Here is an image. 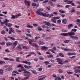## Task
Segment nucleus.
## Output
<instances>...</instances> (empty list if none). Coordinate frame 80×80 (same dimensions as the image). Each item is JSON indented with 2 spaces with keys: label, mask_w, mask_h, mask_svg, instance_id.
Wrapping results in <instances>:
<instances>
[{
  "label": "nucleus",
  "mask_w": 80,
  "mask_h": 80,
  "mask_svg": "<svg viewBox=\"0 0 80 80\" xmlns=\"http://www.w3.org/2000/svg\"><path fill=\"white\" fill-rule=\"evenodd\" d=\"M12 17L11 18V19H15V18H18V16L17 15H11Z\"/></svg>",
  "instance_id": "nucleus-16"
},
{
  "label": "nucleus",
  "mask_w": 80,
  "mask_h": 80,
  "mask_svg": "<svg viewBox=\"0 0 80 80\" xmlns=\"http://www.w3.org/2000/svg\"><path fill=\"white\" fill-rule=\"evenodd\" d=\"M49 4H50L51 5V6H53V2L51 1H49L48 2Z\"/></svg>",
  "instance_id": "nucleus-26"
},
{
  "label": "nucleus",
  "mask_w": 80,
  "mask_h": 80,
  "mask_svg": "<svg viewBox=\"0 0 80 80\" xmlns=\"http://www.w3.org/2000/svg\"><path fill=\"white\" fill-rule=\"evenodd\" d=\"M4 60H9V61H11V62H14L15 61V60L13 58H4Z\"/></svg>",
  "instance_id": "nucleus-10"
},
{
  "label": "nucleus",
  "mask_w": 80,
  "mask_h": 80,
  "mask_svg": "<svg viewBox=\"0 0 80 80\" xmlns=\"http://www.w3.org/2000/svg\"><path fill=\"white\" fill-rule=\"evenodd\" d=\"M36 3L35 2H34L32 4V6H36Z\"/></svg>",
  "instance_id": "nucleus-63"
},
{
  "label": "nucleus",
  "mask_w": 80,
  "mask_h": 80,
  "mask_svg": "<svg viewBox=\"0 0 80 80\" xmlns=\"http://www.w3.org/2000/svg\"><path fill=\"white\" fill-rule=\"evenodd\" d=\"M8 38H10V39H11V40H15V38H12V37H11L10 36H9L8 37Z\"/></svg>",
  "instance_id": "nucleus-35"
},
{
  "label": "nucleus",
  "mask_w": 80,
  "mask_h": 80,
  "mask_svg": "<svg viewBox=\"0 0 80 80\" xmlns=\"http://www.w3.org/2000/svg\"><path fill=\"white\" fill-rule=\"evenodd\" d=\"M23 73H25L24 74L25 77H29L30 75H31V73L30 72L27 71L25 70H24V71L23 72Z\"/></svg>",
  "instance_id": "nucleus-4"
},
{
  "label": "nucleus",
  "mask_w": 80,
  "mask_h": 80,
  "mask_svg": "<svg viewBox=\"0 0 80 80\" xmlns=\"http://www.w3.org/2000/svg\"><path fill=\"white\" fill-rule=\"evenodd\" d=\"M48 28H49V27H47L46 29V31H48V32H50L51 30L50 29H49Z\"/></svg>",
  "instance_id": "nucleus-33"
},
{
  "label": "nucleus",
  "mask_w": 80,
  "mask_h": 80,
  "mask_svg": "<svg viewBox=\"0 0 80 80\" xmlns=\"http://www.w3.org/2000/svg\"><path fill=\"white\" fill-rule=\"evenodd\" d=\"M12 43L10 42H8L6 43V45L7 46H12Z\"/></svg>",
  "instance_id": "nucleus-23"
},
{
  "label": "nucleus",
  "mask_w": 80,
  "mask_h": 80,
  "mask_svg": "<svg viewBox=\"0 0 80 80\" xmlns=\"http://www.w3.org/2000/svg\"><path fill=\"white\" fill-rule=\"evenodd\" d=\"M43 10V9H38L36 11V13L37 14H38V15H41V14L42 13V11Z\"/></svg>",
  "instance_id": "nucleus-6"
},
{
  "label": "nucleus",
  "mask_w": 80,
  "mask_h": 80,
  "mask_svg": "<svg viewBox=\"0 0 80 80\" xmlns=\"http://www.w3.org/2000/svg\"><path fill=\"white\" fill-rule=\"evenodd\" d=\"M55 80H61V78L59 77H56L55 78Z\"/></svg>",
  "instance_id": "nucleus-28"
},
{
  "label": "nucleus",
  "mask_w": 80,
  "mask_h": 80,
  "mask_svg": "<svg viewBox=\"0 0 80 80\" xmlns=\"http://www.w3.org/2000/svg\"><path fill=\"white\" fill-rule=\"evenodd\" d=\"M18 72H21V71H25V69H22L21 70H18Z\"/></svg>",
  "instance_id": "nucleus-51"
},
{
  "label": "nucleus",
  "mask_w": 80,
  "mask_h": 80,
  "mask_svg": "<svg viewBox=\"0 0 80 80\" xmlns=\"http://www.w3.org/2000/svg\"><path fill=\"white\" fill-rule=\"evenodd\" d=\"M46 37V34H43L42 35V37L43 38H45Z\"/></svg>",
  "instance_id": "nucleus-59"
},
{
  "label": "nucleus",
  "mask_w": 80,
  "mask_h": 80,
  "mask_svg": "<svg viewBox=\"0 0 80 80\" xmlns=\"http://www.w3.org/2000/svg\"><path fill=\"white\" fill-rule=\"evenodd\" d=\"M1 33L2 34V35H5V34L6 33L5 31L4 30H2L1 32Z\"/></svg>",
  "instance_id": "nucleus-45"
},
{
  "label": "nucleus",
  "mask_w": 80,
  "mask_h": 80,
  "mask_svg": "<svg viewBox=\"0 0 80 80\" xmlns=\"http://www.w3.org/2000/svg\"><path fill=\"white\" fill-rule=\"evenodd\" d=\"M26 35L27 36H28V37H30L31 38V37H32V35H30V34H26Z\"/></svg>",
  "instance_id": "nucleus-52"
},
{
  "label": "nucleus",
  "mask_w": 80,
  "mask_h": 80,
  "mask_svg": "<svg viewBox=\"0 0 80 80\" xmlns=\"http://www.w3.org/2000/svg\"><path fill=\"white\" fill-rule=\"evenodd\" d=\"M22 48L23 49V50H28V48L26 46H23Z\"/></svg>",
  "instance_id": "nucleus-27"
},
{
  "label": "nucleus",
  "mask_w": 80,
  "mask_h": 80,
  "mask_svg": "<svg viewBox=\"0 0 80 80\" xmlns=\"http://www.w3.org/2000/svg\"><path fill=\"white\" fill-rule=\"evenodd\" d=\"M32 45H33V46H34V47H37V48H38V47H39V46H38V45H36L35 43H32Z\"/></svg>",
  "instance_id": "nucleus-40"
},
{
  "label": "nucleus",
  "mask_w": 80,
  "mask_h": 80,
  "mask_svg": "<svg viewBox=\"0 0 80 80\" xmlns=\"http://www.w3.org/2000/svg\"><path fill=\"white\" fill-rule=\"evenodd\" d=\"M59 73H63V71L61 69H59L58 70Z\"/></svg>",
  "instance_id": "nucleus-55"
},
{
  "label": "nucleus",
  "mask_w": 80,
  "mask_h": 80,
  "mask_svg": "<svg viewBox=\"0 0 80 80\" xmlns=\"http://www.w3.org/2000/svg\"><path fill=\"white\" fill-rule=\"evenodd\" d=\"M73 27V25L72 24H70L68 25V29H70L71 27Z\"/></svg>",
  "instance_id": "nucleus-20"
},
{
  "label": "nucleus",
  "mask_w": 80,
  "mask_h": 80,
  "mask_svg": "<svg viewBox=\"0 0 80 80\" xmlns=\"http://www.w3.org/2000/svg\"><path fill=\"white\" fill-rule=\"evenodd\" d=\"M4 22L5 23H7L9 22H10V21L8 20L7 18H6L5 19V20Z\"/></svg>",
  "instance_id": "nucleus-31"
},
{
  "label": "nucleus",
  "mask_w": 80,
  "mask_h": 80,
  "mask_svg": "<svg viewBox=\"0 0 80 80\" xmlns=\"http://www.w3.org/2000/svg\"><path fill=\"white\" fill-rule=\"evenodd\" d=\"M5 25L8 26V27H12V23H5Z\"/></svg>",
  "instance_id": "nucleus-17"
},
{
  "label": "nucleus",
  "mask_w": 80,
  "mask_h": 80,
  "mask_svg": "<svg viewBox=\"0 0 80 80\" xmlns=\"http://www.w3.org/2000/svg\"><path fill=\"white\" fill-rule=\"evenodd\" d=\"M70 40V39L65 40L64 41V43H68Z\"/></svg>",
  "instance_id": "nucleus-36"
},
{
  "label": "nucleus",
  "mask_w": 80,
  "mask_h": 80,
  "mask_svg": "<svg viewBox=\"0 0 80 80\" xmlns=\"http://www.w3.org/2000/svg\"><path fill=\"white\" fill-rule=\"evenodd\" d=\"M60 56L61 57H65V56H64V55H63V54L62 53H60L59 54H58V55L57 56V57H58Z\"/></svg>",
  "instance_id": "nucleus-14"
},
{
  "label": "nucleus",
  "mask_w": 80,
  "mask_h": 80,
  "mask_svg": "<svg viewBox=\"0 0 80 80\" xmlns=\"http://www.w3.org/2000/svg\"><path fill=\"white\" fill-rule=\"evenodd\" d=\"M31 72L34 73V74H37L38 73L37 72H36V71L34 70H31Z\"/></svg>",
  "instance_id": "nucleus-29"
},
{
  "label": "nucleus",
  "mask_w": 80,
  "mask_h": 80,
  "mask_svg": "<svg viewBox=\"0 0 80 80\" xmlns=\"http://www.w3.org/2000/svg\"><path fill=\"white\" fill-rule=\"evenodd\" d=\"M76 55V53L74 52V53H72V52H68L67 53V55H69V56H71L72 55Z\"/></svg>",
  "instance_id": "nucleus-13"
},
{
  "label": "nucleus",
  "mask_w": 80,
  "mask_h": 80,
  "mask_svg": "<svg viewBox=\"0 0 80 80\" xmlns=\"http://www.w3.org/2000/svg\"><path fill=\"white\" fill-rule=\"evenodd\" d=\"M7 69L8 71H10V70H13V68L10 67H8Z\"/></svg>",
  "instance_id": "nucleus-32"
},
{
  "label": "nucleus",
  "mask_w": 80,
  "mask_h": 80,
  "mask_svg": "<svg viewBox=\"0 0 80 80\" xmlns=\"http://www.w3.org/2000/svg\"><path fill=\"white\" fill-rule=\"evenodd\" d=\"M42 48L43 50H47V49H48V48H47V47L43 46Z\"/></svg>",
  "instance_id": "nucleus-38"
},
{
  "label": "nucleus",
  "mask_w": 80,
  "mask_h": 80,
  "mask_svg": "<svg viewBox=\"0 0 80 80\" xmlns=\"http://www.w3.org/2000/svg\"><path fill=\"white\" fill-rule=\"evenodd\" d=\"M21 62L22 63H26V64H28V65H30V64H31V62H28L27 61H22Z\"/></svg>",
  "instance_id": "nucleus-11"
},
{
  "label": "nucleus",
  "mask_w": 80,
  "mask_h": 80,
  "mask_svg": "<svg viewBox=\"0 0 80 80\" xmlns=\"http://www.w3.org/2000/svg\"><path fill=\"white\" fill-rule=\"evenodd\" d=\"M67 73L68 74H73V72H67Z\"/></svg>",
  "instance_id": "nucleus-57"
},
{
  "label": "nucleus",
  "mask_w": 80,
  "mask_h": 80,
  "mask_svg": "<svg viewBox=\"0 0 80 80\" xmlns=\"http://www.w3.org/2000/svg\"><path fill=\"white\" fill-rule=\"evenodd\" d=\"M62 22L63 24H66L67 23V19L65 18L63 19Z\"/></svg>",
  "instance_id": "nucleus-21"
},
{
  "label": "nucleus",
  "mask_w": 80,
  "mask_h": 80,
  "mask_svg": "<svg viewBox=\"0 0 80 80\" xmlns=\"http://www.w3.org/2000/svg\"><path fill=\"white\" fill-rule=\"evenodd\" d=\"M50 51V52H52V53H55V51H54V50L52 49H49Z\"/></svg>",
  "instance_id": "nucleus-44"
},
{
  "label": "nucleus",
  "mask_w": 80,
  "mask_h": 80,
  "mask_svg": "<svg viewBox=\"0 0 80 80\" xmlns=\"http://www.w3.org/2000/svg\"><path fill=\"white\" fill-rule=\"evenodd\" d=\"M14 27L16 28H18L20 27L18 26H17V25H15L14 26Z\"/></svg>",
  "instance_id": "nucleus-61"
},
{
  "label": "nucleus",
  "mask_w": 80,
  "mask_h": 80,
  "mask_svg": "<svg viewBox=\"0 0 80 80\" xmlns=\"http://www.w3.org/2000/svg\"><path fill=\"white\" fill-rule=\"evenodd\" d=\"M75 33L73 32H68V33H61V35H63L64 36L67 37L69 35V36L71 38L74 39L75 40H78V37L77 36H75L73 35H75Z\"/></svg>",
  "instance_id": "nucleus-1"
},
{
  "label": "nucleus",
  "mask_w": 80,
  "mask_h": 80,
  "mask_svg": "<svg viewBox=\"0 0 80 80\" xmlns=\"http://www.w3.org/2000/svg\"><path fill=\"white\" fill-rule=\"evenodd\" d=\"M60 18V17H53L51 19V21L52 23H56L57 22H56V20H58V19H59Z\"/></svg>",
  "instance_id": "nucleus-2"
},
{
  "label": "nucleus",
  "mask_w": 80,
  "mask_h": 80,
  "mask_svg": "<svg viewBox=\"0 0 80 80\" xmlns=\"http://www.w3.org/2000/svg\"><path fill=\"white\" fill-rule=\"evenodd\" d=\"M9 30L8 32V33L9 35H11L12 34V33H15V30H13L11 27H10L9 28Z\"/></svg>",
  "instance_id": "nucleus-8"
},
{
  "label": "nucleus",
  "mask_w": 80,
  "mask_h": 80,
  "mask_svg": "<svg viewBox=\"0 0 80 80\" xmlns=\"http://www.w3.org/2000/svg\"><path fill=\"white\" fill-rule=\"evenodd\" d=\"M0 74L3 75V70L2 69H0Z\"/></svg>",
  "instance_id": "nucleus-25"
},
{
  "label": "nucleus",
  "mask_w": 80,
  "mask_h": 80,
  "mask_svg": "<svg viewBox=\"0 0 80 80\" xmlns=\"http://www.w3.org/2000/svg\"><path fill=\"white\" fill-rule=\"evenodd\" d=\"M43 23H45L46 25H47V26H50V23L48 22L44 21L43 22Z\"/></svg>",
  "instance_id": "nucleus-19"
},
{
  "label": "nucleus",
  "mask_w": 80,
  "mask_h": 80,
  "mask_svg": "<svg viewBox=\"0 0 80 80\" xmlns=\"http://www.w3.org/2000/svg\"><path fill=\"white\" fill-rule=\"evenodd\" d=\"M19 59H20L19 57L17 58H16V60L17 62H20V61L19 60Z\"/></svg>",
  "instance_id": "nucleus-30"
},
{
  "label": "nucleus",
  "mask_w": 80,
  "mask_h": 80,
  "mask_svg": "<svg viewBox=\"0 0 80 80\" xmlns=\"http://www.w3.org/2000/svg\"><path fill=\"white\" fill-rule=\"evenodd\" d=\"M39 59L40 60H44V59L43 58H42V56H40L39 57Z\"/></svg>",
  "instance_id": "nucleus-42"
},
{
  "label": "nucleus",
  "mask_w": 80,
  "mask_h": 80,
  "mask_svg": "<svg viewBox=\"0 0 80 80\" xmlns=\"http://www.w3.org/2000/svg\"><path fill=\"white\" fill-rule=\"evenodd\" d=\"M5 52H10V51H9V50L8 49H6L5 50Z\"/></svg>",
  "instance_id": "nucleus-60"
},
{
  "label": "nucleus",
  "mask_w": 80,
  "mask_h": 80,
  "mask_svg": "<svg viewBox=\"0 0 80 80\" xmlns=\"http://www.w3.org/2000/svg\"><path fill=\"white\" fill-rule=\"evenodd\" d=\"M74 72L76 73H78V69L75 70L74 71Z\"/></svg>",
  "instance_id": "nucleus-58"
},
{
  "label": "nucleus",
  "mask_w": 80,
  "mask_h": 80,
  "mask_svg": "<svg viewBox=\"0 0 80 80\" xmlns=\"http://www.w3.org/2000/svg\"><path fill=\"white\" fill-rule=\"evenodd\" d=\"M75 44L76 45H80V42L78 41V42H75Z\"/></svg>",
  "instance_id": "nucleus-46"
},
{
  "label": "nucleus",
  "mask_w": 80,
  "mask_h": 80,
  "mask_svg": "<svg viewBox=\"0 0 80 80\" xmlns=\"http://www.w3.org/2000/svg\"><path fill=\"white\" fill-rule=\"evenodd\" d=\"M24 2L26 5H27V7H28L29 6H30V3H31V2L30 1H27L26 0H25Z\"/></svg>",
  "instance_id": "nucleus-7"
},
{
  "label": "nucleus",
  "mask_w": 80,
  "mask_h": 80,
  "mask_svg": "<svg viewBox=\"0 0 80 80\" xmlns=\"http://www.w3.org/2000/svg\"><path fill=\"white\" fill-rule=\"evenodd\" d=\"M46 10H50V7L49 6V7H47L46 8Z\"/></svg>",
  "instance_id": "nucleus-54"
},
{
  "label": "nucleus",
  "mask_w": 80,
  "mask_h": 80,
  "mask_svg": "<svg viewBox=\"0 0 80 80\" xmlns=\"http://www.w3.org/2000/svg\"><path fill=\"white\" fill-rule=\"evenodd\" d=\"M18 50H21L22 49V47L20 46V45H19L18 46Z\"/></svg>",
  "instance_id": "nucleus-43"
},
{
  "label": "nucleus",
  "mask_w": 80,
  "mask_h": 80,
  "mask_svg": "<svg viewBox=\"0 0 80 80\" xmlns=\"http://www.w3.org/2000/svg\"><path fill=\"white\" fill-rule=\"evenodd\" d=\"M41 15H43L44 17H47L49 16V14H47L46 13H43V12L41 13Z\"/></svg>",
  "instance_id": "nucleus-15"
},
{
  "label": "nucleus",
  "mask_w": 80,
  "mask_h": 80,
  "mask_svg": "<svg viewBox=\"0 0 80 80\" xmlns=\"http://www.w3.org/2000/svg\"><path fill=\"white\" fill-rule=\"evenodd\" d=\"M46 77V76H45V75H44L43 76H39L38 78V80H43V79L45 78Z\"/></svg>",
  "instance_id": "nucleus-9"
},
{
  "label": "nucleus",
  "mask_w": 80,
  "mask_h": 80,
  "mask_svg": "<svg viewBox=\"0 0 80 80\" xmlns=\"http://www.w3.org/2000/svg\"><path fill=\"white\" fill-rule=\"evenodd\" d=\"M59 12H60V13H65V12L63 11H62L61 10H59Z\"/></svg>",
  "instance_id": "nucleus-50"
},
{
  "label": "nucleus",
  "mask_w": 80,
  "mask_h": 80,
  "mask_svg": "<svg viewBox=\"0 0 80 80\" xmlns=\"http://www.w3.org/2000/svg\"><path fill=\"white\" fill-rule=\"evenodd\" d=\"M57 23H60L61 22H62V20L61 19H59L57 21Z\"/></svg>",
  "instance_id": "nucleus-47"
},
{
  "label": "nucleus",
  "mask_w": 80,
  "mask_h": 80,
  "mask_svg": "<svg viewBox=\"0 0 80 80\" xmlns=\"http://www.w3.org/2000/svg\"><path fill=\"white\" fill-rule=\"evenodd\" d=\"M38 43L40 45H45V43L43 42L42 41H39Z\"/></svg>",
  "instance_id": "nucleus-22"
},
{
  "label": "nucleus",
  "mask_w": 80,
  "mask_h": 80,
  "mask_svg": "<svg viewBox=\"0 0 80 80\" xmlns=\"http://www.w3.org/2000/svg\"><path fill=\"white\" fill-rule=\"evenodd\" d=\"M68 31L67 30L64 29H63L62 30V32H67Z\"/></svg>",
  "instance_id": "nucleus-48"
},
{
  "label": "nucleus",
  "mask_w": 80,
  "mask_h": 80,
  "mask_svg": "<svg viewBox=\"0 0 80 80\" xmlns=\"http://www.w3.org/2000/svg\"><path fill=\"white\" fill-rule=\"evenodd\" d=\"M17 44H18V41H16L12 43V49H14L16 47V46L17 45Z\"/></svg>",
  "instance_id": "nucleus-5"
},
{
  "label": "nucleus",
  "mask_w": 80,
  "mask_h": 80,
  "mask_svg": "<svg viewBox=\"0 0 80 80\" xmlns=\"http://www.w3.org/2000/svg\"><path fill=\"white\" fill-rule=\"evenodd\" d=\"M31 42H35V40L34 39H31L30 40Z\"/></svg>",
  "instance_id": "nucleus-49"
},
{
  "label": "nucleus",
  "mask_w": 80,
  "mask_h": 80,
  "mask_svg": "<svg viewBox=\"0 0 80 80\" xmlns=\"http://www.w3.org/2000/svg\"><path fill=\"white\" fill-rule=\"evenodd\" d=\"M47 27L46 26H45V25L42 26V28H47Z\"/></svg>",
  "instance_id": "nucleus-64"
},
{
  "label": "nucleus",
  "mask_w": 80,
  "mask_h": 80,
  "mask_svg": "<svg viewBox=\"0 0 80 80\" xmlns=\"http://www.w3.org/2000/svg\"><path fill=\"white\" fill-rule=\"evenodd\" d=\"M77 30V29H72L71 30V32H69V33H75V32H76Z\"/></svg>",
  "instance_id": "nucleus-18"
},
{
  "label": "nucleus",
  "mask_w": 80,
  "mask_h": 80,
  "mask_svg": "<svg viewBox=\"0 0 80 80\" xmlns=\"http://www.w3.org/2000/svg\"><path fill=\"white\" fill-rule=\"evenodd\" d=\"M62 63H68V60H66L64 61H63Z\"/></svg>",
  "instance_id": "nucleus-41"
},
{
  "label": "nucleus",
  "mask_w": 80,
  "mask_h": 80,
  "mask_svg": "<svg viewBox=\"0 0 80 80\" xmlns=\"http://www.w3.org/2000/svg\"><path fill=\"white\" fill-rule=\"evenodd\" d=\"M56 60H57V62H58V64H59L60 65H63V60H62V59L59 58H57L56 59Z\"/></svg>",
  "instance_id": "nucleus-3"
},
{
  "label": "nucleus",
  "mask_w": 80,
  "mask_h": 80,
  "mask_svg": "<svg viewBox=\"0 0 80 80\" xmlns=\"http://www.w3.org/2000/svg\"><path fill=\"white\" fill-rule=\"evenodd\" d=\"M44 63H45V65H49L50 64V62H48V61H45L44 62Z\"/></svg>",
  "instance_id": "nucleus-37"
},
{
  "label": "nucleus",
  "mask_w": 80,
  "mask_h": 80,
  "mask_svg": "<svg viewBox=\"0 0 80 80\" xmlns=\"http://www.w3.org/2000/svg\"><path fill=\"white\" fill-rule=\"evenodd\" d=\"M54 15L53 13H51L50 15V14H49V16H48L49 17V18H52V17H53V16Z\"/></svg>",
  "instance_id": "nucleus-34"
},
{
  "label": "nucleus",
  "mask_w": 80,
  "mask_h": 80,
  "mask_svg": "<svg viewBox=\"0 0 80 80\" xmlns=\"http://www.w3.org/2000/svg\"><path fill=\"white\" fill-rule=\"evenodd\" d=\"M47 56L48 58H52L53 57V56L52 55V54H50L49 55H48Z\"/></svg>",
  "instance_id": "nucleus-24"
},
{
  "label": "nucleus",
  "mask_w": 80,
  "mask_h": 80,
  "mask_svg": "<svg viewBox=\"0 0 80 80\" xmlns=\"http://www.w3.org/2000/svg\"><path fill=\"white\" fill-rule=\"evenodd\" d=\"M38 70H39V71H42V70H43V69H42V68H38Z\"/></svg>",
  "instance_id": "nucleus-62"
},
{
  "label": "nucleus",
  "mask_w": 80,
  "mask_h": 80,
  "mask_svg": "<svg viewBox=\"0 0 80 80\" xmlns=\"http://www.w3.org/2000/svg\"><path fill=\"white\" fill-rule=\"evenodd\" d=\"M33 25L34 27H38V24H37L33 23Z\"/></svg>",
  "instance_id": "nucleus-56"
},
{
  "label": "nucleus",
  "mask_w": 80,
  "mask_h": 80,
  "mask_svg": "<svg viewBox=\"0 0 80 80\" xmlns=\"http://www.w3.org/2000/svg\"><path fill=\"white\" fill-rule=\"evenodd\" d=\"M70 5H68L65 6V8H70Z\"/></svg>",
  "instance_id": "nucleus-53"
},
{
  "label": "nucleus",
  "mask_w": 80,
  "mask_h": 80,
  "mask_svg": "<svg viewBox=\"0 0 80 80\" xmlns=\"http://www.w3.org/2000/svg\"><path fill=\"white\" fill-rule=\"evenodd\" d=\"M5 63V61H0V64H2L3 65H4Z\"/></svg>",
  "instance_id": "nucleus-39"
},
{
  "label": "nucleus",
  "mask_w": 80,
  "mask_h": 80,
  "mask_svg": "<svg viewBox=\"0 0 80 80\" xmlns=\"http://www.w3.org/2000/svg\"><path fill=\"white\" fill-rule=\"evenodd\" d=\"M27 27L28 28H33V27L32 25H30V24L29 23H27Z\"/></svg>",
  "instance_id": "nucleus-12"
}]
</instances>
